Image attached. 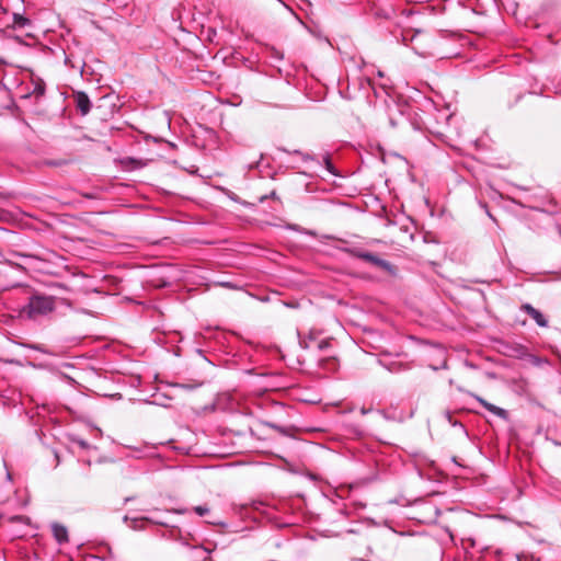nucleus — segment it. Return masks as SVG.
Listing matches in <instances>:
<instances>
[{
    "label": "nucleus",
    "instance_id": "10",
    "mask_svg": "<svg viewBox=\"0 0 561 561\" xmlns=\"http://www.w3.org/2000/svg\"><path fill=\"white\" fill-rule=\"evenodd\" d=\"M125 520H126V522H127V520H130L129 526H130L133 529L137 530V529H139V528H140V524H141L142 522H145V520H148V518H147V517H134V518H128L127 516H125Z\"/></svg>",
    "mask_w": 561,
    "mask_h": 561
},
{
    "label": "nucleus",
    "instance_id": "8",
    "mask_svg": "<svg viewBox=\"0 0 561 561\" xmlns=\"http://www.w3.org/2000/svg\"><path fill=\"white\" fill-rule=\"evenodd\" d=\"M374 265L383 270L385 272H387L390 275H396V273H397V268L394 265H392L387 260L380 259L379 256Z\"/></svg>",
    "mask_w": 561,
    "mask_h": 561
},
{
    "label": "nucleus",
    "instance_id": "24",
    "mask_svg": "<svg viewBox=\"0 0 561 561\" xmlns=\"http://www.w3.org/2000/svg\"><path fill=\"white\" fill-rule=\"evenodd\" d=\"M305 233H307V234H309V236H314V234H316V233H314L313 231H311V230H307V231H305Z\"/></svg>",
    "mask_w": 561,
    "mask_h": 561
},
{
    "label": "nucleus",
    "instance_id": "13",
    "mask_svg": "<svg viewBox=\"0 0 561 561\" xmlns=\"http://www.w3.org/2000/svg\"><path fill=\"white\" fill-rule=\"evenodd\" d=\"M45 93V84L44 82H38L35 84L33 89V94L36 96H43Z\"/></svg>",
    "mask_w": 561,
    "mask_h": 561
},
{
    "label": "nucleus",
    "instance_id": "14",
    "mask_svg": "<svg viewBox=\"0 0 561 561\" xmlns=\"http://www.w3.org/2000/svg\"><path fill=\"white\" fill-rule=\"evenodd\" d=\"M194 512L199 516H204L209 512V508L205 505H198L194 507Z\"/></svg>",
    "mask_w": 561,
    "mask_h": 561
},
{
    "label": "nucleus",
    "instance_id": "11",
    "mask_svg": "<svg viewBox=\"0 0 561 561\" xmlns=\"http://www.w3.org/2000/svg\"><path fill=\"white\" fill-rule=\"evenodd\" d=\"M322 160H323V162H324L325 169H327L331 174L336 175V170H335V168H334V165H333V163H332V161H331V159H330L329 154H324V156L322 157Z\"/></svg>",
    "mask_w": 561,
    "mask_h": 561
},
{
    "label": "nucleus",
    "instance_id": "27",
    "mask_svg": "<svg viewBox=\"0 0 561 561\" xmlns=\"http://www.w3.org/2000/svg\"><path fill=\"white\" fill-rule=\"evenodd\" d=\"M55 457H56V459H57V465H58V463H59V456H58V454H57V453H55Z\"/></svg>",
    "mask_w": 561,
    "mask_h": 561
},
{
    "label": "nucleus",
    "instance_id": "5",
    "mask_svg": "<svg viewBox=\"0 0 561 561\" xmlns=\"http://www.w3.org/2000/svg\"><path fill=\"white\" fill-rule=\"evenodd\" d=\"M473 397L489 412L493 413L494 415H496L503 420H507L508 413L505 409H502L495 404H492L479 396H473Z\"/></svg>",
    "mask_w": 561,
    "mask_h": 561
},
{
    "label": "nucleus",
    "instance_id": "6",
    "mask_svg": "<svg viewBox=\"0 0 561 561\" xmlns=\"http://www.w3.org/2000/svg\"><path fill=\"white\" fill-rule=\"evenodd\" d=\"M421 34V31H415L414 34L411 36V38L409 39L411 43H412V46L411 48L413 49V51L423 57V58H427V57H433L434 54L432 51H430L425 45H422L421 43H414L416 39H417V36Z\"/></svg>",
    "mask_w": 561,
    "mask_h": 561
},
{
    "label": "nucleus",
    "instance_id": "21",
    "mask_svg": "<svg viewBox=\"0 0 561 561\" xmlns=\"http://www.w3.org/2000/svg\"><path fill=\"white\" fill-rule=\"evenodd\" d=\"M300 346L304 347V348H308L309 347V341H305V340H301L300 342Z\"/></svg>",
    "mask_w": 561,
    "mask_h": 561
},
{
    "label": "nucleus",
    "instance_id": "2",
    "mask_svg": "<svg viewBox=\"0 0 561 561\" xmlns=\"http://www.w3.org/2000/svg\"><path fill=\"white\" fill-rule=\"evenodd\" d=\"M336 249L353 256V257L363 260L373 265L376 263V261L378 259V255H376L371 252L365 251L360 248L336 247Z\"/></svg>",
    "mask_w": 561,
    "mask_h": 561
},
{
    "label": "nucleus",
    "instance_id": "3",
    "mask_svg": "<svg viewBox=\"0 0 561 561\" xmlns=\"http://www.w3.org/2000/svg\"><path fill=\"white\" fill-rule=\"evenodd\" d=\"M73 101L77 110L80 112L82 116H85L92 107V103L90 101L89 95L83 91L73 92Z\"/></svg>",
    "mask_w": 561,
    "mask_h": 561
},
{
    "label": "nucleus",
    "instance_id": "25",
    "mask_svg": "<svg viewBox=\"0 0 561 561\" xmlns=\"http://www.w3.org/2000/svg\"><path fill=\"white\" fill-rule=\"evenodd\" d=\"M486 214H488V216H489L493 221H495V218L492 216V214H491V213L486 211Z\"/></svg>",
    "mask_w": 561,
    "mask_h": 561
},
{
    "label": "nucleus",
    "instance_id": "15",
    "mask_svg": "<svg viewBox=\"0 0 561 561\" xmlns=\"http://www.w3.org/2000/svg\"><path fill=\"white\" fill-rule=\"evenodd\" d=\"M294 153L300 156L305 161L314 160V158L310 153H304L300 150H295Z\"/></svg>",
    "mask_w": 561,
    "mask_h": 561
},
{
    "label": "nucleus",
    "instance_id": "30",
    "mask_svg": "<svg viewBox=\"0 0 561 561\" xmlns=\"http://www.w3.org/2000/svg\"><path fill=\"white\" fill-rule=\"evenodd\" d=\"M271 426L274 427V428L280 430L277 425H272L271 424Z\"/></svg>",
    "mask_w": 561,
    "mask_h": 561
},
{
    "label": "nucleus",
    "instance_id": "28",
    "mask_svg": "<svg viewBox=\"0 0 561 561\" xmlns=\"http://www.w3.org/2000/svg\"><path fill=\"white\" fill-rule=\"evenodd\" d=\"M408 37L407 35L403 36V42L407 44Z\"/></svg>",
    "mask_w": 561,
    "mask_h": 561
},
{
    "label": "nucleus",
    "instance_id": "12",
    "mask_svg": "<svg viewBox=\"0 0 561 561\" xmlns=\"http://www.w3.org/2000/svg\"><path fill=\"white\" fill-rule=\"evenodd\" d=\"M13 20H14V23L20 26V27H24L25 25L28 24V19L24 18L23 15L19 14V13H14L13 14Z\"/></svg>",
    "mask_w": 561,
    "mask_h": 561
},
{
    "label": "nucleus",
    "instance_id": "7",
    "mask_svg": "<svg viewBox=\"0 0 561 561\" xmlns=\"http://www.w3.org/2000/svg\"><path fill=\"white\" fill-rule=\"evenodd\" d=\"M53 536L59 545L68 542V530L67 528L58 523L51 524Z\"/></svg>",
    "mask_w": 561,
    "mask_h": 561
},
{
    "label": "nucleus",
    "instance_id": "1",
    "mask_svg": "<svg viewBox=\"0 0 561 561\" xmlns=\"http://www.w3.org/2000/svg\"><path fill=\"white\" fill-rule=\"evenodd\" d=\"M60 301H62V299L55 296L33 291L20 313L22 317H26L30 320H39L51 314Z\"/></svg>",
    "mask_w": 561,
    "mask_h": 561
},
{
    "label": "nucleus",
    "instance_id": "17",
    "mask_svg": "<svg viewBox=\"0 0 561 561\" xmlns=\"http://www.w3.org/2000/svg\"><path fill=\"white\" fill-rule=\"evenodd\" d=\"M272 56L276 59H283V53H280L279 50L273 48V53H272Z\"/></svg>",
    "mask_w": 561,
    "mask_h": 561
},
{
    "label": "nucleus",
    "instance_id": "23",
    "mask_svg": "<svg viewBox=\"0 0 561 561\" xmlns=\"http://www.w3.org/2000/svg\"><path fill=\"white\" fill-rule=\"evenodd\" d=\"M369 411H370V410H369V409H366V408H362V409H360V413H362L363 415L368 414V413H369Z\"/></svg>",
    "mask_w": 561,
    "mask_h": 561
},
{
    "label": "nucleus",
    "instance_id": "31",
    "mask_svg": "<svg viewBox=\"0 0 561 561\" xmlns=\"http://www.w3.org/2000/svg\"><path fill=\"white\" fill-rule=\"evenodd\" d=\"M389 371H396V369L388 367Z\"/></svg>",
    "mask_w": 561,
    "mask_h": 561
},
{
    "label": "nucleus",
    "instance_id": "22",
    "mask_svg": "<svg viewBox=\"0 0 561 561\" xmlns=\"http://www.w3.org/2000/svg\"><path fill=\"white\" fill-rule=\"evenodd\" d=\"M31 348L38 351V352H44V350L39 345H33V346H31Z\"/></svg>",
    "mask_w": 561,
    "mask_h": 561
},
{
    "label": "nucleus",
    "instance_id": "4",
    "mask_svg": "<svg viewBox=\"0 0 561 561\" xmlns=\"http://www.w3.org/2000/svg\"><path fill=\"white\" fill-rule=\"evenodd\" d=\"M520 310L527 313L536 323L541 328L548 327V320L546 317L530 304H523Z\"/></svg>",
    "mask_w": 561,
    "mask_h": 561
},
{
    "label": "nucleus",
    "instance_id": "16",
    "mask_svg": "<svg viewBox=\"0 0 561 561\" xmlns=\"http://www.w3.org/2000/svg\"><path fill=\"white\" fill-rule=\"evenodd\" d=\"M76 444H78L81 448L85 449L89 447V444L83 439H73Z\"/></svg>",
    "mask_w": 561,
    "mask_h": 561
},
{
    "label": "nucleus",
    "instance_id": "26",
    "mask_svg": "<svg viewBox=\"0 0 561 561\" xmlns=\"http://www.w3.org/2000/svg\"><path fill=\"white\" fill-rule=\"evenodd\" d=\"M291 230H298V227L296 225H293L289 227Z\"/></svg>",
    "mask_w": 561,
    "mask_h": 561
},
{
    "label": "nucleus",
    "instance_id": "19",
    "mask_svg": "<svg viewBox=\"0 0 561 561\" xmlns=\"http://www.w3.org/2000/svg\"><path fill=\"white\" fill-rule=\"evenodd\" d=\"M542 363H548V360L547 359H541L540 357H534L533 358V364H535V365H540Z\"/></svg>",
    "mask_w": 561,
    "mask_h": 561
},
{
    "label": "nucleus",
    "instance_id": "29",
    "mask_svg": "<svg viewBox=\"0 0 561 561\" xmlns=\"http://www.w3.org/2000/svg\"><path fill=\"white\" fill-rule=\"evenodd\" d=\"M318 346H319V348H322L323 347V342H320Z\"/></svg>",
    "mask_w": 561,
    "mask_h": 561
},
{
    "label": "nucleus",
    "instance_id": "20",
    "mask_svg": "<svg viewBox=\"0 0 561 561\" xmlns=\"http://www.w3.org/2000/svg\"><path fill=\"white\" fill-rule=\"evenodd\" d=\"M300 346L304 347V348H308L309 347V341H305V340H301L300 342Z\"/></svg>",
    "mask_w": 561,
    "mask_h": 561
},
{
    "label": "nucleus",
    "instance_id": "9",
    "mask_svg": "<svg viewBox=\"0 0 561 561\" xmlns=\"http://www.w3.org/2000/svg\"><path fill=\"white\" fill-rule=\"evenodd\" d=\"M444 416L446 419V421L454 427H459L461 430V432L465 434V435H468V432L465 427V425L460 422V421H457V420H454L453 419V414L450 411H445L444 412Z\"/></svg>",
    "mask_w": 561,
    "mask_h": 561
},
{
    "label": "nucleus",
    "instance_id": "18",
    "mask_svg": "<svg viewBox=\"0 0 561 561\" xmlns=\"http://www.w3.org/2000/svg\"><path fill=\"white\" fill-rule=\"evenodd\" d=\"M322 238H325V239H333V240H336L343 244H346L347 241L346 240H343V239H339V238H335L334 236H323Z\"/></svg>",
    "mask_w": 561,
    "mask_h": 561
}]
</instances>
